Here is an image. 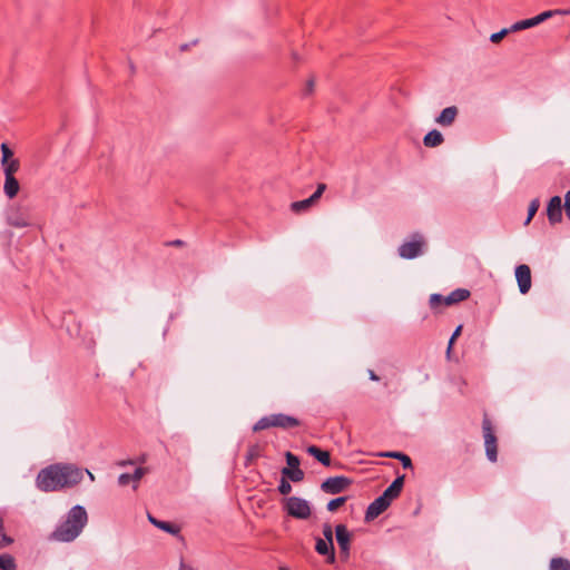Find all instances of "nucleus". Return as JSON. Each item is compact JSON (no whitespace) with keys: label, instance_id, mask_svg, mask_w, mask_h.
Instances as JSON below:
<instances>
[{"label":"nucleus","instance_id":"nucleus-16","mask_svg":"<svg viewBox=\"0 0 570 570\" xmlns=\"http://www.w3.org/2000/svg\"><path fill=\"white\" fill-rule=\"evenodd\" d=\"M458 112L459 110L455 106L446 107L436 117L435 121L443 127L451 126L454 122Z\"/></svg>","mask_w":570,"mask_h":570},{"label":"nucleus","instance_id":"nucleus-12","mask_svg":"<svg viewBox=\"0 0 570 570\" xmlns=\"http://www.w3.org/2000/svg\"><path fill=\"white\" fill-rule=\"evenodd\" d=\"M547 216L551 225L561 223L562 220V202L560 196H553L547 206Z\"/></svg>","mask_w":570,"mask_h":570},{"label":"nucleus","instance_id":"nucleus-7","mask_svg":"<svg viewBox=\"0 0 570 570\" xmlns=\"http://www.w3.org/2000/svg\"><path fill=\"white\" fill-rule=\"evenodd\" d=\"M7 224L16 227L23 228L31 226V217L28 208L21 206H11L7 212Z\"/></svg>","mask_w":570,"mask_h":570},{"label":"nucleus","instance_id":"nucleus-46","mask_svg":"<svg viewBox=\"0 0 570 570\" xmlns=\"http://www.w3.org/2000/svg\"><path fill=\"white\" fill-rule=\"evenodd\" d=\"M368 376H370V379H371L372 381H379V380H380V377H379V376L375 374V372H374V371H372V370H370V371H368Z\"/></svg>","mask_w":570,"mask_h":570},{"label":"nucleus","instance_id":"nucleus-8","mask_svg":"<svg viewBox=\"0 0 570 570\" xmlns=\"http://www.w3.org/2000/svg\"><path fill=\"white\" fill-rule=\"evenodd\" d=\"M351 484L352 480L346 476H332L321 484V490L328 494H337L346 490Z\"/></svg>","mask_w":570,"mask_h":570},{"label":"nucleus","instance_id":"nucleus-27","mask_svg":"<svg viewBox=\"0 0 570 570\" xmlns=\"http://www.w3.org/2000/svg\"><path fill=\"white\" fill-rule=\"evenodd\" d=\"M540 207V200L538 198H534L531 200L529 208H528V217L524 222L525 225H528L533 216L537 214L538 209Z\"/></svg>","mask_w":570,"mask_h":570},{"label":"nucleus","instance_id":"nucleus-36","mask_svg":"<svg viewBox=\"0 0 570 570\" xmlns=\"http://www.w3.org/2000/svg\"><path fill=\"white\" fill-rule=\"evenodd\" d=\"M323 535L325 540H328L330 542H333V530L331 524L325 523L323 525Z\"/></svg>","mask_w":570,"mask_h":570},{"label":"nucleus","instance_id":"nucleus-13","mask_svg":"<svg viewBox=\"0 0 570 570\" xmlns=\"http://www.w3.org/2000/svg\"><path fill=\"white\" fill-rule=\"evenodd\" d=\"M390 504L391 503L385 499V497L380 495L376 498L366 509L365 521L370 522L376 519L390 507Z\"/></svg>","mask_w":570,"mask_h":570},{"label":"nucleus","instance_id":"nucleus-26","mask_svg":"<svg viewBox=\"0 0 570 570\" xmlns=\"http://www.w3.org/2000/svg\"><path fill=\"white\" fill-rule=\"evenodd\" d=\"M535 26H537V22H535L534 18H529V19H524L521 21H517L515 23H513L510 27V30L515 32V31H521V30L529 29V28H532Z\"/></svg>","mask_w":570,"mask_h":570},{"label":"nucleus","instance_id":"nucleus-42","mask_svg":"<svg viewBox=\"0 0 570 570\" xmlns=\"http://www.w3.org/2000/svg\"><path fill=\"white\" fill-rule=\"evenodd\" d=\"M315 82L313 79H309L304 89V95H311L314 90Z\"/></svg>","mask_w":570,"mask_h":570},{"label":"nucleus","instance_id":"nucleus-44","mask_svg":"<svg viewBox=\"0 0 570 570\" xmlns=\"http://www.w3.org/2000/svg\"><path fill=\"white\" fill-rule=\"evenodd\" d=\"M454 342H455V338L451 336L450 341H449L448 350H446L448 356H450V354H451L452 346H453Z\"/></svg>","mask_w":570,"mask_h":570},{"label":"nucleus","instance_id":"nucleus-5","mask_svg":"<svg viewBox=\"0 0 570 570\" xmlns=\"http://www.w3.org/2000/svg\"><path fill=\"white\" fill-rule=\"evenodd\" d=\"M425 246L424 237L421 234L412 235L411 240L404 242L399 247V255L404 259H413L423 254Z\"/></svg>","mask_w":570,"mask_h":570},{"label":"nucleus","instance_id":"nucleus-23","mask_svg":"<svg viewBox=\"0 0 570 570\" xmlns=\"http://www.w3.org/2000/svg\"><path fill=\"white\" fill-rule=\"evenodd\" d=\"M1 166L3 168L4 177H10L14 176V174L19 170L20 161L19 159H11L8 163H2Z\"/></svg>","mask_w":570,"mask_h":570},{"label":"nucleus","instance_id":"nucleus-35","mask_svg":"<svg viewBox=\"0 0 570 570\" xmlns=\"http://www.w3.org/2000/svg\"><path fill=\"white\" fill-rule=\"evenodd\" d=\"M261 455V448L259 445H252L249 446L247 451V460L252 461L257 459Z\"/></svg>","mask_w":570,"mask_h":570},{"label":"nucleus","instance_id":"nucleus-4","mask_svg":"<svg viewBox=\"0 0 570 570\" xmlns=\"http://www.w3.org/2000/svg\"><path fill=\"white\" fill-rule=\"evenodd\" d=\"M482 431H483L487 458L491 462H497V460H498L497 436L494 434L492 423L488 416H484V419L482 421Z\"/></svg>","mask_w":570,"mask_h":570},{"label":"nucleus","instance_id":"nucleus-50","mask_svg":"<svg viewBox=\"0 0 570 570\" xmlns=\"http://www.w3.org/2000/svg\"><path fill=\"white\" fill-rule=\"evenodd\" d=\"M279 570H289L286 567H279Z\"/></svg>","mask_w":570,"mask_h":570},{"label":"nucleus","instance_id":"nucleus-28","mask_svg":"<svg viewBox=\"0 0 570 570\" xmlns=\"http://www.w3.org/2000/svg\"><path fill=\"white\" fill-rule=\"evenodd\" d=\"M346 497H338L336 499L331 500L327 503V510L331 512L336 511L341 505H343L346 502Z\"/></svg>","mask_w":570,"mask_h":570},{"label":"nucleus","instance_id":"nucleus-37","mask_svg":"<svg viewBox=\"0 0 570 570\" xmlns=\"http://www.w3.org/2000/svg\"><path fill=\"white\" fill-rule=\"evenodd\" d=\"M146 473L144 468H137L134 473L130 474L132 482H138Z\"/></svg>","mask_w":570,"mask_h":570},{"label":"nucleus","instance_id":"nucleus-14","mask_svg":"<svg viewBox=\"0 0 570 570\" xmlns=\"http://www.w3.org/2000/svg\"><path fill=\"white\" fill-rule=\"evenodd\" d=\"M404 475L397 476L390 487L383 492V497L391 503L394 499H396L404 485Z\"/></svg>","mask_w":570,"mask_h":570},{"label":"nucleus","instance_id":"nucleus-19","mask_svg":"<svg viewBox=\"0 0 570 570\" xmlns=\"http://www.w3.org/2000/svg\"><path fill=\"white\" fill-rule=\"evenodd\" d=\"M306 451L323 465L328 466L331 464V455L327 451H324L316 445H309Z\"/></svg>","mask_w":570,"mask_h":570},{"label":"nucleus","instance_id":"nucleus-21","mask_svg":"<svg viewBox=\"0 0 570 570\" xmlns=\"http://www.w3.org/2000/svg\"><path fill=\"white\" fill-rule=\"evenodd\" d=\"M148 520L150 521L151 524H154L158 529H161L170 534L176 535L179 533V528L170 522L160 521V520L156 519L155 517H153L151 514H148Z\"/></svg>","mask_w":570,"mask_h":570},{"label":"nucleus","instance_id":"nucleus-38","mask_svg":"<svg viewBox=\"0 0 570 570\" xmlns=\"http://www.w3.org/2000/svg\"><path fill=\"white\" fill-rule=\"evenodd\" d=\"M552 14H553V11H544V12H542V13H540V14L533 17V18H534V20L537 22V26H538L539 23L546 21L548 18L552 17Z\"/></svg>","mask_w":570,"mask_h":570},{"label":"nucleus","instance_id":"nucleus-18","mask_svg":"<svg viewBox=\"0 0 570 570\" xmlns=\"http://www.w3.org/2000/svg\"><path fill=\"white\" fill-rule=\"evenodd\" d=\"M20 190V184L14 176L4 177L3 191L10 199L14 198Z\"/></svg>","mask_w":570,"mask_h":570},{"label":"nucleus","instance_id":"nucleus-31","mask_svg":"<svg viewBox=\"0 0 570 570\" xmlns=\"http://www.w3.org/2000/svg\"><path fill=\"white\" fill-rule=\"evenodd\" d=\"M1 153H2V159H1V164L2 163H8L9 160L13 159V153L12 150L9 148V146L6 144V142H2L1 144Z\"/></svg>","mask_w":570,"mask_h":570},{"label":"nucleus","instance_id":"nucleus-20","mask_svg":"<svg viewBox=\"0 0 570 570\" xmlns=\"http://www.w3.org/2000/svg\"><path fill=\"white\" fill-rule=\"evenodd\" d=\"M443 141H444L443 135L436 129L429 131L423 138L424 146L430 147V148L438 147Z\"/></svg>","mask_w":570,"mask_h":570},{"label":"nucleus","instance_id":"nucleus-33","mask_svg":"<svg viewBox=\"0 0 570 570\" xmlns=\"http://www.w3.org/2000/svg\"><path fill=\"white\" fill-rule=\"evenodd\" d=\"M444 298L445 296L441 294H432L429 301L431 308H436L441 304H444Z\"/></svg>","mask_w":570,"mask_h":570},{"label":"nucleus","instance_id":"nucleus-22","mask_svg":"<svg viewBox=\"0 0 570 570\" xmlns=\"http://www.w3.org/2000/svg\"><path fill=\"white\" fill-rule=\"evenodd\" d=\"M283 478L286 480H291L293 482H299L304 479V472L301 469H289L283 468L282 470Z\"/></svg>","mask_w":570,"mask_h":570},{"label":"nucleus","instance_id":"nucleus-9","mask_svg":"<svg viewBox=\"0 0 570 570\" xmlns=\"http://www.w3.org/2000/svg\"><path fill=\"white\" fill-rule=\"evenodd\" d=\"M335 537L340 547L341 556L344 559L350 557L352 534L345 524H337L335 527Z\"/></svg>","mask_w":570,"mask_h":570},{"label":"nucleus","instance_id":"nucleus-6","mask_svg":"<svg viewBox=\"0 0 570 570\" xmlns=\"http://www.w3.org/2000/svg\"><path fill=\"white\" fill-rule=\"evenodd\" d=\"M284 508L288 515L302 520L308 519L312 512L308 501L298 497L287 498Z\"/></svg>","mask_w":570,"mask_h":570},{"label":"nucleus","instance_id":"nucleus-48","mask_svg":"<svg viewBox=\"0 0 570 570\" xmlns=\"http://www.w3.org/2000/svg\"><path fill=\"white\" fill-rule=\"evenodd\" d=\"M188 48H189V45H188V43H185V45H181V46H180V50H181V51H185V50H187Z\"/></svg>","mask_w":570,"mask_h":570},{"label":"nucleus","instance_id":"nucleus-25","mask_svg":"<svg viewBox=\"0 0 570 570\" xmlns=\"http://www.w3.org/2000/svg\"><path fill=\"white\" fill-rule=\"evenodd\" d=\"M550 570H570V561L561 557L552 558Z\"/></svg>","mask_w":570,"mask_h":570},{"label":"nucleus","instance_id":"nucleus-32","mask_svg":"<svg viewBox=\"0 0 570 570\" xmlns=\"http://www.w3.org/2000/svg\"><path fill=\"white\" fill-rule=\"evenodd\" d=\"M278 491L283 495L289 494L292 491V485H291L289 481L286 480L285 478H282L279 481V484H278Z\"/></svg>","mask_w":570,"mask_h":570},{"label":"nucleus","instance_id":"nucleus-1","mask_svg":"<svg viewBox=\"0 0 570 570\" xmlns=\"http://www.w3.org/2000/svg\"><path fill=\"white\" fill-rule=\"evenodd\" d=\"M83 470L68 463H56L42 469L37 475V487L43 492L60 491L81 482Z\"/></svg>","mask_w":570,"mask_h":570},{"label":"nucleus","instance_id":"nucleus-45","mask_svg":"<svg viewBox=\"0 0 570 570\" xmlns=\"http://www.w3.org/2000/svg\"><path fill=\"white\" fill-rule=\"evenodd\" d=\"M461 332H462V325H459L455 328V331L453 332L452 337H454L456 340L460 336Z\"/></svg>","mask_w":570,"mask_h":570},{"label":"nucleus","instance_id":"nucleus-15","mask_svg":"<svg viewBox=\"0 0 570 570\" xmlns=\"http://www.w3.org/2000/svg\"><path fill=\"white\" fill-rule=\"evenodd\" d=\"M315 550L321 556H328V562L333 563L335 561V552H334V544L333 542H330L328 540L317 538Z\"/></svg>","mask_w":570,"mask_h":570},{"label":"nucleus","instance_id":"nucleus-11","mask_svg":"<svg viewBox=\"0 0 570 570\" xmlns=\"http://www.w3.org/2000/svg\"><path fill=\"white\" fill-rule=\"evenodd\" d=\"M515 278L521 294H527L531 288V269L522 264L515 268Z\"/></svg>","mask_w":570,"mask_h":570},{"label":"nucleus","instance_id":"nucleus-34","mask_svg":"<svg viewBox=\"0 0 570 570\" xmlns=\"http://www.w3.org/2000/svg\"><path fill=\"white\" fill-rule=\"evenodd\" d=\"M512 30H510V28L502 29L499 32L492 33L491 37H490V40L493 43H498L499 41H501Z\"/></svg>","mask_w":570,"mask_h":570},{"label":"nucleus","instance_id":"nucleus-10","mask_svg":"<svg viewBox=\"0 0 570 570\" xmlns=\"http://www.w3.org/2000/svg\"><path fill=\"white\" fill-rule=\"evenodd\" d=\"M325 189V184H318L316 190L313 193L311 197L291 204L292 212L296 214L306 212L321 198Z\"/></svg>","mask_w":570,"mask_h":570},{"label":"nucleus","instance_id":"nucleus-40","mask_svg":"<svg viewBox=\"0 0 570 570\" xmlns=\"http://www.w3.org/2000/svg\"><path fill=\"white\" fill-rule=\"evenodd\" d=\"M397 460H400V462H402V465L404 469L412 468V461H411L410 456H407L406 454L401 452Z\"/></svg>","mask_w":570,"mask_h":570},{"label":"nucleus","instance_id":"nucleus-47","mask_svg":"<svg viewBox=\"0 0 570 570\" xmlns=\"http://www.w3.org/2000/svg\"><path fill=\"white\" fill-rule=\"evenodd\" d=\"M85 472L88 474V476H89V479H90L91 481H94V480H95L94 474H92L89 470H85Z\"/></svg>","mask_w":570,"mask_h":570},{"label":"nucleus","instance_id":"nucleus-3","mask_svg":"<svg viewBox=\"0 0 570 570\" xmlns=\"http://www.w3.org/2000/svg\"><path fill=\"white\" fill-rule=\"evenodd\" d=\"M301 425V421L294 416L284 413H274L261 417L253 426L254 432L269 428H279L283 430L294 429Z\"/></svg>","mask_w":570,"mask_h":570},{"label":"nucleus","instance_id":"nucleus-17","mask_svg":"<svg viewBox=\"0 0 570 570\" xmlns=\"http://www.w3.org/2000/svg\"><path fill=\"white\" fill-rule=\"evenodd\" d=\"M470 297V292L465 288H458L453 292H451L449 295L444 298V305L451 306L454 304H458L460 302H463Z\"/></svg>","mask_w":570,"mask_h":570},{"label":"nucleus","instance_id":"nucleus-2","mask_svg":"<svg viewBox=\"0 0 570 570\" xmlns=\"http://www.w3.org/2000/svg\"><path fill=\"white\" fill-rule=\"evenodd\" d=\"M88 522V514L82 505L72 507L62 522L51 533V539L59 542H71L82 531Z\"/></svg>","mask_w":570,"mask_h":570},{"label":"nucleus","instance_id":"nucleus-43","mask_svg":"<svg viewBox=\"0 0 570 570\" xmlns=\"http://www.w3.org/2000/svg\"><path fill=\"white\" fill-rule=\"evenodd\" d=\"M400 453H401V452H387V453L382 454V456H385V458H393V459H399Z\"/></svg>","mask_w":570,"mask_h":570},{"label":"nucleus","instance_id":"nucleus-30","mask_svg":"<svg viewBox=\"0 0 570 570\" xmlns=\"http://www.w3.org/2000/svg\"><path fill=\"white\" fill-rule=\"evenodd\" d=\"M287 466L289 469H299V459L291 452L285 454Z\"/></svg>","mask_w":570,"mask_h":570},{"label":"nucleus","instance_id":"nucleus-41","mask_svg":"<svg viewBox=\"0 0 570 570\" xmlns=\"http://www.w3.org/2000/svg\"><path fill=\"white\" fill-rule=\"evenodd\" d=\"M564 212L566 216L570 220V190H568L564 195Z\"/></svg>","mask_w":570,"mask_h":570},{"label":"nucleus","instance_id":"nucleus-29","mask_svg":"<svg viewBox=\"0 0 570 570\" xmlns=\"http://www.w3.org/2000/svg\"><path fill=\"white\" fill-rule=\"evenodd\" d=\"M13 542L12 538L3 533V521L0 518V549L10 546Z\"/></svg>","mask_w":570,"mask_h":570},{"label":"nucleus","instance_id":"nucleus-24","mask_svg":"<svg viewBox=\"0 0 570 570\" xmlns=\"http://www.w3.org/2000/svg\"><path fill=\"white\" fill-rule=\"evenodd\" d=\"M0 569L1 570H17L14 558L9 553L0 554Z\"/></svg>","mask_w":570,"mask_h":570},{"label":"nucleus","instance_id":"nucleus-39","mask_svg":"<svg viewBox=\"0 0 570 570\" xmlns=\"http://www.w3.org/2000/svg\"><path fill=\"white\" fill-rule=\"evenodd\" d=\"M130 482H132L130 473H122L118 478V483L121 487L128 485Z\"/></svg>","mask_w":570,"mask_h":570},{"label":"nucleus","instance_id":"nucleus-49","mask_svg":"<svg viewBox=\"0 0 570 570\" xmlns=\"http://www.w3.org/2000/svg\"><path fill=\"white\" fill-rule=\"evenodd\" d=\"M186 566L184 563L180 564V570H186Z\"/></svg>","mask_w":570,"mask_h":570}]
</instances>
